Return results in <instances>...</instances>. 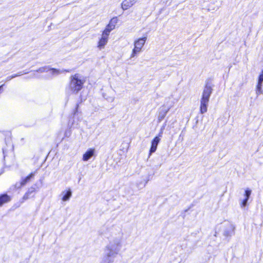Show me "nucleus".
<instances>
[{
    "label": "nucleus",
    "instance_id": "obj_10",
    "mask_svg": "<svg viewBox=\"0 0 263 263\" xmlns=\"http://www.w3.org/2000/svg\"><path fill=\"white\" fill-rule=\"evenodd\" d=\"M160 140V139L159 137H156L152 141L151 147L149 151V155H151L153 153H154L156 151L157 145Z\"/></svg>",
    "mask_w": 263,
    "mask_h": 263
},
{
    "label": "nucleus",
    "instance_id": "obj_5",
    "mask_svg": "<svg viewBox=\"0 0 263 263\" xmlns=\"http://www.w3.org/2000/svg\"><path fill=\"white\" fill-rule=\"evenodd\" d=\"M48 71H50V73L53 75H58L60 73H61L64 72H69L70 71L68 70H60V69H49V67H44L39 68L37 71L40 72H47Z\"/></svg>",
    "mask_w": 263,
    "mask_h": 263
},
{
    "label": "nucleus",
    "instance_id": "obj_16",
    "mask_svg": "<svg viewBox=\"0 0 263 263\" xmlns=\"http://www.w3.org/2000/svg\"><path fill=\"white\" fill-rule=\"evenodd\" d=\"M62 200L66 201L69 199L70 197L71 196V192L70 190H69L67 191H63L62 193Z\"/></svg>",
    "mask_w": 263,
    "mask_h": 263
},
{
    "label": "nucleus",
    "instance_id": "obj_11",
    "mask_svg": "<svg viewBox=\"0 0 263 263\" xmlns=\"http://www.w3.org/2000/svg\"><path fill=\"white\" fill-rule=\"evenodd\" d=\"M95 149L90 148L89 149L83 156V160L84 161H88L91 157H92L95 154Z\"/></svg>",
    "mask_w": 263,
    "mask_h": 263
},
{
    "label": "nucleus",
    "instance_id": "obj_22",
    "mask_svg": "<svg viewBox=\"0 0 263 263\" xmlns=\"http://www.w3.org/2000/svg\"><path fill=\"white\" fill-rule=\"evenodd\" d=\"M248 200H247V199H245L242 201V203H241V207H245V206H246L247 205V202H248Z\"/></svg>",
    "mask_w": 263,
    "mask_h": 263
},
{
    "label": "nucleus",
    "instance_id": "obj_25",
    "mask_svg": "<svg viewBox=\"0 0 263 263\" xmlns=\"http://www.w3.org/2000/svg\"><path fill=\"white\" fill-rule=\"evenodd\" d=\"M260 74H263V70H262L261 73Z\"/></svg>",
    "mask_w": 263,
    "mask_h": 263
},
{
    "label": "nucleus",
    "instance_id": "obj_9",
    "mask_svg": "<svg viewBox=\"0 0 263 263\" xmlns=\"http://www.w3.org/2000/svg\"><path fill=\"white\" fill-rule=\"evenodd\" d=\"M235 227L232 225L229 224L223 232V235L226 237L232 236L234 234Z\"/></svg>",
    "mask_w": 263,
    "mask_h": 263
},
{
    "label": "nucleus",
    "instance_id": "obj_3",
    "mask_svg": "<svg viewBox=\"0 0 263 263\" xmlns=\"http://www.w3.org/2000/svg\"><path fill=\"white\" fill-rule=\"evenodd\" d=\"M212 91L213 89L211 86L210 84L206 83L203 89L200 100V110L201 114H204L207 111L209 99Z\"/></svg>",
    "mask_w": 263,
    "mask_h": 263
},
{
    "label": "nucleus",
    "instance_id": "obj_7",
    "mask_svg": "<svg viewBox=\"0 0 263 263\" xmlns=\"http://www.w3.org/2000/svg\"><path fill=\"white\" fill-rule=\"evenodd\" d=\"M263 74H260L259 76L258 83L256 87V94L257 96L263 93L262 87Z\"/></svg>",
    "mask_w": 263,
    "mask_h": 263
},
{
    "label": "nucleus",
    "instance_id": "obj_21",
    "mask_svg": "<svg viewBox=\"0 0 263 263\" xmlns=\"http://www.w3.org/2000/svg\"><path fill=\"white\" fill-rule=\"evenodd\" d=\"M35 189L34 187H30L28 189V191L26 192L27 193H28L29 195H30L32 193L34 192Z\"/></svg>",
    "mask_w": 263,
    "mask_h": 263
},
{
    "label": "nucleus",
    "instance_id": "obj_18",
    "mask_svg": "<svg viewBox=\"0 0 263 263\" xmlns=\"http://www.w3.org/2000/svg\"><path fill=\"white\" fill-rule=\"evenodd\" d=\"M111 30H110V29L106 26L104 30L103 31L102 35L108 38V36Z\"/></svg>",
    "mask_w": 263,
    "mask_h": 263
},
{
    "label": "nucleus",
    "instance_id": "obj_8",
    "mask_svg": "<svg viewBox=\"0 0 263 263\" xmlns=\"http://www.w3.org/2000/svg\"><path fill=\"white\" fill-rule=\"evenodd\" d=\"M138 0H124L121 4V8L123 10H127L132 7Z\"/></svg>",
    "mask_w": 263,
    "mask_h": 263
},
{
    "label": "nucleus",
    "instance_id": "obj_2",
    "mask_svg": "<svg viewBox=\"0 0 263 263\" xmlns=\"http://www.w3.org/2000/svg\"><path fill=\"white\" fill-rule=\"evenodd\" d=\"M85 80L81 74H74L70 78L69 89L72 93H77L82 89Z\"/></svg>",
    "mask_w": 263,
    "mask_h": 263
},
{
    "label": "nucleus",
    "instance_id": "obj_14",
    "mask_svg": "<svg viewBox=\"0 0 263 263\" xmlns=\"http://www.w3.org/2000/svg\"><path fill=\"white\" fill-rule=\"evenodd\" d=\"M118 23V18L117 17H113L111 18L107 25V27H108L110 30H114L115 28L116 25Z\"/></svg>",
    "mask_w": 263,
    "mask_h": 263
},
{
    "label": "nucleus",
    "instance_id": "obj_19",
    "mask_svg": "<svg viewBox=\"0 0 263 263\" xmlns=\"http://www.w3.org/2000/svg\"><path fill=\"white\" fill-rule=\"evenodd\" d=\"M23 73L21 72H19L17 74H13L12 76H9V77H7V78H6V81H10V80H11L13 78H14L16 77H18V76H21L22 75Z\"/></svg>",
    "mask_w": 263,
    "mask_h": 263
},
{
    "label": "nucleus",
    "instance_id": "obj_13",
    "mask_svg": "<svg viewBox=\"0 0 263 263\" xmlns=\"http://www.w3.org/2000/svg\"><path fill=\"white\" fill-rule=\"evenodd\" d=\"M108 38L102 35L101 39H100L98 42V47L100 49H103L105 46L107 44L108 42Z\"/></svg>",
    "mask_w": 263,
    "mask_h": 263
},
{
    "label": "nucleus",
    "instance_id": "obj_12",
    "mask_svg": "<svg viewBox=\"0 0 263 263\" xmlns=\"http://www.w3.org/2000/svg\"><path fill=\"white\" fill-rule=\"evenodd\" d=\"M34 176V174L31 173L29 176L26 177L24 179H23L21 182L16 183L15 185V187L16 188L19 189L22 186L24 185L27 182H28L30 179L32 178Z\"/></svg>",
    "mask_w": 263,
    "mask_h": 263
},
{
    "label": "nucleus",
    "instance_id": "obj_15",
    "mask_svg": "<svg viewBox=\"0 0 263 263\" xmlns=\"http://www.w3.org/2000/svg\"><path fill=\"white\" fill-rule=\"evenodd\" d=\"M11 198L7 194H4L0 196V206L2 205L4 203L10 201Z\"/></svg>",
    "mask_w": 263,
    "mask_h": 263
},
{
    "label": "nucleus",
    "instance_id": "obj_6",
    "mask_svg": "<svg viewBox=\"0 0 263 263\" xmlns=\"http://www.w3.org/2000/svg\"><path fill=\"white\" fill-rule=\"evenodd\" d=\"M116 256L108 253H104L102 257L100 263H113Z\"/></svg>",
    "mask_w": 263,
    "mask_h": 263
},
{
    "label": "nucleus",
    "instance_id": "obj_24",
    "mask_svg": "<svg viewBox=\"0 0 263 263\" xmlns=\"http://www.w3.org/2000/svg\"><path fill=\"white\" fill-rule=\"evenodd\" d=\"M109 101H110V102H112L114 100V97H111V98H109L108 99H107Z\"/></svg>",
    "mask_w": 263,
    "mask_h": 263
},
{
    "label": "nucleus",
    "instance_id": "obj_23",
    "mask_svg": "<svg viewBox=\"0 0 263 263\" xmlns=\"http://www.w3.org/2000/svg\"><path fill=\"white\" fill-rule=\"evenodd\" d=\"M29 196L30 195L28 194V193H26L23 197V200H25L28 199L29 197Z\"/></svg>",
    "mask_w": 263,
    "mask_h": 263
},
{
    "label": "nucleus",
    "instance_id": "obj_1",
    "mask_svg": "<svg viewBox=\"0 0 263 263\" xmlns=\"http://www.w3.org/2000/svg\"><path fill=\"white\" fill-rule=\"evenodd\" d=\"M123 235L120 232L108 238V242L104 248V252L117 256L122 247Z\"/></svg>",
    "mask_w": 263,
    "mask_h": 263
},
{
    "label": "nucleus",
    "instance_id": "obj_17",
    "mask_svg": "<svg viewBox=\"0 0 263 263\" xmlns=\"http://www.w3.org/2000/svg\"><path fill=\"white\" fill-rule=\"evenodd\" d=\"M170 110V108L165 109L164 110H163L161 111H160L158 117V120L159 122H160L165 117L166 114Z\"/></svg>",
    "mask_w": 263,
    "mask_h": 263
},
{
    "label": "nucleus",
    "instance_id": "obj_20",
    "mask_svg": "<svg viewBox=\"0 0 263 263\" xmlns=\"http://www.w3.org/2000/svg\"><path fill=\"white\" fill-rule=\"evenodd\" d=\"M251 194V190H250L249 189L246 190L245 191V199H247V200H248Z\"/></svg>",
    "mask_w": 263,
    "mask_h": 263
},
{
    "label": "nucleus",
    "instance_id": "obj_4",
    "mask_svg": "<svg viewBox=\"0 0 263 263\" xmlns=\"http://www.w3.org/2000/svg\"><path fill=\"white\" fill-rule=\"evenodd\" d=\"M147 37L144 36L140 37L135 40L134 42V47L130 55V59H132L136 57L142 51V48L144 46Z\"/></svg>",
    "mask_w": 263,
    "mask_h": 263
}]
</instances>
